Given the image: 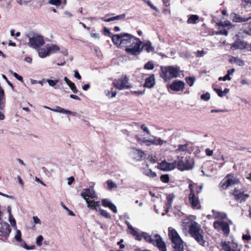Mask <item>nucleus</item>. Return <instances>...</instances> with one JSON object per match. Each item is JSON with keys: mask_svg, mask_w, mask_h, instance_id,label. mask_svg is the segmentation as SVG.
<instances>
[{"mask_svg": "<svg viewBox=\"0 0 251 251\" xmlns=\"http://www.w3.org/2000/svg\"><path fill=\"white\" fill-rule=\"evenodd\" d=\"M189 233L195 240L201 246H204V232L201 226L195 221H192L189 225Z\"/></svg>", "mask_w": 251, "mask_h": 251, "instance_id": "1", "label": "nucleus"}, {"mask_svg": "<svg viewBox=\"0 0 251 251\" xmlns=\"http://www.w3.org/2000/svg\"><path fill=\"white\" fill-rule=\"evenodd\" d=\"M142 238L146 242L157 247L160 251H167L166 244L161 237L158 234H156L151 236L148 233L143 232L142 233Z\"/></svg>", "mask_w": 251, "mask_h": 251, "instance_id": "2", "label": "nucleus"}, {"mask_svg": "<svg viewBox=\"0 0 251 251\" xmlns=\"http://www.w3.org/2000/svg\"><path fill=\"white\" fill-rule=\"evenodd\" d=\"M168 235L172 241L174 251H184L183 242L175 229L169 227Z\"/></svg>", "mask_w": 251, "mask_h": 251, "instance_id": "3", "label": "nucleus"}, {"mask_svg": "<svg viewBox=\"0 0 251 251\" xmlns=\"http://www.w3.org/2000/svg\"><path fill=\"white\" fill-rule=\"evenodd\" d=\"M161 70L160 76L165 81L177 77L180 73L179 67L174 66L161 67Z\"/></svg>", "mask_w": 251, "mask_h": 251, "instance_id": "4", "label": "nucleus"}, {"mask_svg": "<svg viewBox=\"0 0 251 251\" xmlns=\"http://www.w3.org/2000/svg\"><path fill=\"white\" fill-rule=\"evenodd\" d=\"M28 38V45L33 49H38L45 44L44 37L41 34L32 32L27 35Z\"/></svg>", "mask_w": 251, "mask_h": 251, "instance_id": "5", "label": "nucleus"}, {"mask_svg": "<svg viewBox=\"0 0 251 251\" xmlns=\"http://www.w3.org/2000/svg\"><path fill=\"white\" fill-rule=\"evenodd\" d=\"M142 44V42L139 38L134 37L131 40L129 45L126 48V51L130 55H139L143 50V48L141 47Z\"/></svg>", "mask_w": 251, "mask_h": 251, "instance_id": "6", "label": "nucleus"}, {"mask_svg": "<svg viewBox=\"0 0 251 251\" xmlns=\"http://www.w3.org/2000/svg\"><path fill=\"white\" fill-rule=\"evenodd\" d=\"M176 161V167L180 171L188 170L193 169L194 162L190 157L178 156Z\"/></svg>", "mask_w": 251, "mask_h": 251, "instance_id": "7", "label": "nucleus"}, {"mask_svg": "<svg viewBox=\"0 0 251 251\" xmlns=\"http://www.w3.org/2000/svg\"><path fill=\"white\" fill-rule=\"evenodd\" d=\"M232 225L230 220L227 221L217 220L213 223V227L217 231H222L225 234H228L230 231L229 226Z\"/></svg>", "mask_w": 251, "mask_h": 251, "instance_id": "8", "label": "nucleus"}, {"mask_svg": "<svg viewBox=\"0 0 251 251\" xmlns=\"http://www.w3.org/2000/svg\"><path fill=\"white\" fill-rule=\"evenodd\" d=\"M128 80L129 79L126 75H123L120 78L114 80L113 85L119 90L127 89L130 87L128 83Z\"/></svg>", "mask_w": 251, "mask_h": 251, "instance_id": "9", "label": "nucleus"}, {"mask_svg": "<svg viewBox=\"0 0 251 251\" xmlns=\"http://www.w3.org/2000/svg\"><path fill=\"white\" fill-rule=\"evenodd\" d=\"M239 183V180L232 175H227L220 183L223 189H227L229 186Z\"/></svg>", "mask_w": 251, "mask_h": 251, "instance_id": "10", "label": "nucleus"}, {"mask_svg": "<svg viewBox=\"0 0 251 251\" xmlns=\"http://www.w3.org/2000/svg\"><path fill=\"white\" fill-rule=\"evenodd\" d=\"M231 48L234 49H246L247 51L251 52V43H248L244 41L238 40L234 42Z\"/></svg>", "mask_w": 251, "mask_h": 251, "instance_id": "11", "label": "nucleus"}, {"mask_svg": "<svg viewBox=\"0 0 251 251\" xmlns=\"http://www.w3.org/2000/svg\"><path fill=\"white\" fill-rule=\"evenodd\" d=\"M176 161L173 163H169L166 161H163L158 164L157 167L160 170L164 171H169L174 170L176 167Z\"/></svg>", "mask_w": 251, "mask_h": 251, "instance_id": "12", "label": "nucleus"}, {"mask_svg": "<svg viewBox=\"0 0 251 251\" xmlns=\"http://www.w3.org/2000/svg\"><path fill=\"white\" fill-rule=\"evenodd\" d=\"M222 247L225 251H241V248L234 242H223Z\"/></svg>", "mask_w": 251, "mask_h": 251, "instance_id": "13", "label": "nucleus"}, {"mask_svg": "<svg viewBox=\"0 0 251 251\" xmlns=\"http://www.w3.org/2000/svg\"><path fill=\"white\" fill-rule=\"evenodd\" d=\"M185 83L183 81L179 80H175L168 87L175 91H180L184 89Z\"/></svg>", "mask_w": 251, "mask_h": 251, "instance_id": "14", "label": "nucleus"}, {"mask_svg": "<svg viewBox=\"0 0 251 251\" xmlns=\"http://www.w3.org/2000/svg\"><path fill=\"white\" fill-rule=\"evenodd\" d=\"M189 201L193 209H200L201 205L200 201L194 193H190L189 195Z\"/></svg>", "mask_w": 251, "mask_h": 251, "instance_id": "15", "label": "nucleus"}, {"mask_svg": "<svg viewBox=\"0 0 251 251\" xmlns=\"http://www.w3.org/2000/svg\"><path fill=\"white\" fill-rule=\"evenodd\" d=\"M81 196L84 198L86 202L87 201H88L86 198L87 197L91 198H95L97 197V195L92 187L84 189L83 190V192L81 193Z\"/></svg>", "mask_w": 251, "mask_h": 251, "instance_id": "16", "label": "nucleus"}, {"mask_svg": "<svg viewBox=\"0 0 251 251\" xmlns=\"http://www.w3.org/2000/svg\"><path fill=\"white\" fill-rule=\"evenodd\" d=\"M1 225L0 227V235L4 237H8L11 232L10 226L6 222H0Z\"/></svg>", "mask_w": 251, "mask_h": 251, "instance_id": "17", "label": "nucleus"}, {"mask_svg": "<svg viewBox=\"0 0 251 251\" xmlns=\"http://www.w3.org/2000/svg\"><path fill=\"white\" fill-rule=\"evenodd\" d=\"M232 194L236 200L241 201H245L249 196L248 194H244L243 191H241L237 188L234 189Z\"/></svg>", "mask_w": 251, "mask_h": 251, "instance_id": "18", "label": "nucleus"}, {"mask_svg": "<svg viewBox=\"0 0 251 251\" xmlns=\"http://www.w3.org/2000/svg\"><path fill=\"white\" fill-rule=\"evenodd\" d=\"M143 142L145 143H149L148 145H162L163 144L167 143L166 141L163 140L158 137H154L153 139H147L146 140H143Z\"/></svg>", "mask_w": 251, "mask_h": 251, "instance_id": "19", "label": "nucleus"}, {"mask_svg": "<svg viewBox=\"0 0 251 251\" xmlns=\"http://www.w3.org/2000/svg\"><path fill=\"white\" fill-rule=\"evenodd\" d=\"M132 156L134 159L140 161L145 157V154L144 151L135 148L132 149Z\"/></svg>", "mask_w": 251, "mask_h": 251, "instance_id": "20", "label": "nucleus"}, {"mask_svg": "<svg viewBox=\"0 0 251 251\" xmlns=\"http://www.w3.org/2000/svg\"><path fill=\"white\" fill-rule=\"evenodd\" d=\"M134 36L128 33H122V46L126 47V48L129 45L131 42L132 38H134Z\"/></svg>", "mask_w": 251, "mask_h": 251, "instance_id": "21", "label": "nucleus"}, {"mask_svg": "<svg viewBox=\"0 0 251 251\" xmlns=\"http://www.w3.org/2000/svg\"><path fill=\"white\" fill-rule=\"evenodd\" d=\"M102 205L105 207H108L114 213L117 212L116 206L108 199H103L101 201Z\"/></svg>", "mask_w": 251, "mask_h": 251, "instance_id": "22", "label": "nucleus"}, {"mask_svg": "<svg viewBox=\"0 0 251 251\" xmlns=\"http://www.w3.org/2000/svg\"><path fill=\"white\" fill-rule=\"evenodd\" d=\"M230 18L231 20L236 23H242L246 21H247L251 19V16L245 18V17H242L240 15L235 13H232L230 14Z\"/></svg>", "mask_w": 251, "mask_h": 251, "instance_id": "23", "label": "nucleus"}, {"mask_svg": "<svg viewBox=\"0 0 251 251\" xmlns=\"http://www.w3.org/2000/svg\"><path fill=\"white\" fill-rule=\"evenodd\" d=\"M51 111L55 112L63 113L68 115H72L74 116H77L78 115L77 113H76V112H72L71 111L66 110L59 106H56L55 108H53L52 109H51Z\"/></svg>", "mask_w": 251, "mask_h": 251, "instance_id": "24", "label": "nucleus"}, {"mask_svg": "<svg viewBox=\"0 0 251 251\" xmlns=\"http://www.w3.org/2000/svg\"><path fill=\"white\" fill-rule=\"evenodd\" d=\"M47 51L49 54H53L57 52L60 50V48L56 45L50 44L46 45Z\"/></svg>", "mask_w": 251, "mask_h": 251, "instance_id": "25", "label": "nucleus"}, {"mask_svg": "<svg viewBox=\"0 0 251 251\" xmlns=\"http://www.w3.org/2000/svg\"><path fill=\"white\" fill-rule=\"evenodd\" d=\"M155 83L154 75H152L146 79L144 86L150 88L154 86Z\"/></svg>", "mask_w": 251, "mask_h": 251, "instance_id": "26", "label": "nucleus"}, {"mask_svg": "<svg viewBox=\"0 0 251 251\" xmlns=\"http://www.w3.org/2000/svg\"><path fill=\"white\" fill-rule=\"evenodd\" d=\"M175 196L173 194H170L167 196V202L166 203L165 208L166 212L171 208Z\"/></svg>", "mask_w": 251, "mask_h": 251, "instance_id": "27", "label": "nucleus"}, {"mask_svg": "<svg viewBox=\"0 0 251 251\" xmlns=\"http://www.w3.org/2000/svg\"><path fill=\"white\" fill-rule=\"evenodd\" d=\"M213 216L215 219L218 220H222L226 219L227 218V215L226 213L222 212L217 211L216 210H213Z\"/></svg>", "mask_w": 251, "mask_h": 251, "instance_id": "28", "label": "nucleus"}, {"mask_svg": "<svg viewBox=\"0 0 251 251\" xmlns=\"http://www.w3.org/2000/svg\"><path fill=\"white\" fill-rule=\"evenodd\" d=\"M122 33L120 34H116L112 36V40L113 44L116 46H122Z\"/></svg>", "mask_w": 251, "mask_h": 251, "instance_id": "29", "label": "nucleus"}, {"mask_svg": "<svg viewBox=\"0 0 251 251\" xmlns=\"http://www.w3.org/2000/svg\"><path fill=\"white\" fill-rule=\"evenodd\" d=\"M142 48L143 49H144L148 52H154L155 50V48L152 46L151 43L149 40L145 41Z\"/></svg>", "mask_w": 251, "mask_h": 251, "instance_id": "30", "label": "nucleus"}, {"mask_svg": "<svg viewBox=\"0 0 251 251\" xmlns=\"http://www.w3.org/2000/svg\"><path fill=\"white\" fill-rule=\"evenodd\" d=\"M87 206L93 209L97 210L100 207V202L94 201H87Z\"/></svg>", "mask_w": 251, "mask_h": 251, "instance_id": "31", "label": "nucleus"}, {"mask_svg": "<svg viewBox=\"0 0 251 251\" xmlns=\"http://www.w3.org/2000/svg\"><path fill=\"white\" fill-rule=\"evenodd\" d=\"M142 171L144 175L151 177H155L156 176V174L155 172H153L151 170L148 168H142Z\"/></svg>", "mask_w": 251, "mask_h": 251, "instance_id": "32", "label": "nucleus"}, {"mask_svg": "<svg viewBox=\"0 0 251 251\" xmlns=\"http://www.w3.org/2000/svg\"><path fill=\"white\" fill-rule=\"evenodd\" d=\"M38 49V55L41 58H45L49 55L48 51H47V47L45 46L44 48H39Z\"/></svg>", "mask_w": 251, "mask_h": 251, "instance_id": "33", "label": "nucleus"}, {"mask_svg": "<svg viewBox=\"0 0 251 251\" xmlns=\"http://www.w3.org/2000/svg\"><path fill=\"white\" fill-rule=\"evenodd\" d=\"M199 17L197 15H192L188 19L187 23L188 24H195L199 20Z\"/></svg>", "mask_w": 251, "mask_h": 251, "instance_id": "34", "label": "nucleus"}, {"mask_svg": "<svg viewBox=\"0 0 251 251\" xmlns=\"http://www.w3.org/2000/svg\"><path fill=\"white\" fill-rule=\"evenodd\" d=\"M106 183L108 186V189L109 190H111L113 189L117 188V184L111 179H108L107 180Z\"/></svg>", "mask_w": 251, "mask_h": 251, "instance_id": "35", "label": "nucleus"}, {"mask_svg": "<svg viewBox=\"0 0 251 251\" xmlns=\"http://www.w3.org/2000/svg\"><path fill=\"white\" fill-rule=\"evenodd\" d=\"M130 233L135 236L137 240L141 241L142 240V234H140L135 229H132V231H130Z\"/></svg>", "mask_w": 251, "mask_h": 251, "instance_id": "36", "label": "nucleus"}, {"mask_svg": "<svg viewBox=\"0 0 251 251\" xmlns=\"http://www.w3.org/2000/svg\"><path fill=\"white\" fill-rule=\"evenodd\" d=\"M99 211L100 212V215L102 216L105 217V218H107V219L111 218V216L110 214L108 212H107L106 211H105L103 209L99 208Z\"/></svg>", "mask_w": 251, "mask_h": 251, "instance_id": "37", "label": "nucleus"}, {"mask_svg": "<svg viewBox=\"0 0 251 251\" xmlns=\"http://www.w3.org/2000/svg\"><path fill=\"white\" fill-rule=\"evenodd\" d=\"M186 83L190 86H192L195 81V78L194 77H186L185 78Z\"/></svg>", "mask_w": 251, "mask_h": 251, "instance_id": "38", "label": "nucleus"}, {"mask_svg": "<svg viewBox=\"0 0 251 251\" xmlns=\"http://www.w3.org/2000/svg\"><path fill=\"white\" fill-rule=\"evenodd\" d=\"M15 239L17 242H22L21 232L20 230L16 229Z\"/></svg>", "mask_w": 251, "mask_h": 251, "instance_id": "39", "label": "nucleus"}, {"mask_svg": "<svg viewBox=\"0 0 251 251\" xmlns=\"http://www.w3.org/2000/svg\"><path fill=\"white\" fill-rule=\"evenodd\" d=\"M233 61L235 63H236L237 65H238L239 66H244L245 64L244 61H243V60H242V59H241L240 58L234 57Z\"/></svg>", "mask_w": 251, "mask_h": 251, "instance_id": "40", "label": "nucleus"}, {"mask_svg": "<svg viewBox=\"0 0 251 251\" xmlns=\"http://www.w3.org/2000/svg\"><path fill=\"white\" fill-rule=\"evenodd\" d=\"M104 93H105V95L109 98H114L117 95V93L116 91L111 92L109 90H106V91H105Z\"/></svg>", "mask_w": 251, "mask_h": 251, "instance_id": "41", "label": "nucleus"}, {"mask_svg": "<svg viewBox=\"0 0 251 251\" xmlns=\"http://www.w3.org/2000/svg\"><path fill=\"white\" fill-rule=\"evenodd\" d=\"M9 221L11 224V226L15 229H16V221L12 215L9 216Z\"/></svg>", "mask_w": 251, "mask_h": 251, "instance_id": "42", "label": "nucleus"}, {"mask_svg": "<svg viewBox=\"0 0 251 251\" xmlns=\"http://www.w3.org/2000/svg\"><path fill=\"white\" fill-rule=\"evenodd\" d=\"M46 81L48 83L49 85L51 87H54L58 82V80L57 79L52 80V79H47Z\"/></svg>", "mask_w": 251, "mask_h": 251, "instance_id": "43", "label": "nucleus"}, {"mask_svg": "<svg viewBox=\"0 0 251 251\" xmlns=\"http://www.w3.org/2000/svg\"><path fill=\"white\" fill-rule=\"evenodd\" d=\"M154 67V64L152 62H148L145 65L144 69L146 70H152Z\"/></svg>", "mask_w": 251, "mask_h": 251, "instance_id": "44", "label": "nucleus"}, {"mask_svg": "<svg viewBox=\"0 0 251 251\" xmlns=\"http://www.w3.org/2000/svg\"><path fill=\"white\" fill-rule=\"evenodd\" d=\"M69 87L71 89V90L74 93H77L78 92V90H77L75 85V83L71 82L68 85Z\"/></svg>", "mask_w": 251, "mask_h": 251, "instance_id": "45", "label": "nucleus"}, {"mask_svg": "<svg viewBox=\"0 0 251 251\" xmlns=\"http://www.w3.org/2000/svg\"><path fill=\"white\" fill-rule=\"evenodd\" d=\"M160 180L164 183H167L169 181V176L168 175H163L160 176Z\"/></svg>", "mask_w": 251, "mask_h": 251, "instance_id": "46", "label": "nucleus"}, {"mask_svg": "<svg viewBox=\"0 0 251 251\" xmlns=\"http://www.w3.org/2000/svg\"><path fill=\"white\" fill-rule=\"evenodd\" d=\"M242 5L244 8H248L251 6V0H243Z\"/></svg>", "mask_w": 251, "mask_h": 251, "instance_id": "47", "label": "nucleus"}, {"mask_svg": "<svg viewBox=\"0 0 251 251\" xmlns=\"http://www.w3.org/2000/svg\"><path fill=\"white\" fill-rule=\"evenodd\" d=\"M210 95L208 92L206 93L205 94L201 95V99L205 101H207L208 100H209L210 99Z\"/></svg>", "mask_w": 251, "mask_h": 251, "instance_id": "48", "label": "nucleus"}, {"mask_svg": "<svg viewBox=\"0 0 251 251\" xmlns=\"http://www.w3.org/2000/svg\"><path fill=\"white\" fill-rule=\"evenodd\" d=\"M44 238L43 236L39 235L36 239V243L38 246H41L42 244V241Z\"/></svg>", "mask_w": 251, "mask_h": 251, "instance_id": "49", "label": "nucleus"}, {"mask_svg": "<svg viewBox=\"0 0 251 251\" xmlns=\"http://www.w3.org/2000/svg\"><path fill=\"white\" fill-rule=\"evenodd\" d=\"M218 25L221 26L227 27V26H231V24L229 22L224 21V22H220L218 24Z\"/></svg>", "mask_w": 251, "mask_h": 251, "instance_id": "50", "label": "nucleus"}, {"mask_svg": "<svg viewBox=\"0 0 251 251\" xmlns=\"http://www.w3.org/2000/svg\"><path fill=\"white\" fill-rule=\"evenodd\" d=\"M49 3L51 5L59 6L61 4L60 0H50Z\"/></svg>", "mask_w": 251, "mask_h": 251, "instance_id": "51", "label": "nucleus"}, {"mask_svg": "<svg viewBox=\"0 0 251 251\" xmlns=\"http://www.w3.org/2000/svg\"><path fill=\"white\" fill-rule=\"evenodd\" d=\"M11 73L18 80L20 81L21 82H24L23 77L19 75L17 73L13 72L12 71L11 72Z\"/></svg>", "mask_w": 251, "mask_h": 251, "instance_id": "52", "label": "nucleus"}, {"mask_svg": "<svg viewBox=\"0 0 251 251\" xmlns=\"http://www.w3.org/2000/svg\"><path fill=\"white\" fill-rule=\"evenodd\" d=\"M206 54V52L203 50H198L195 54L197 57H200L203 56Z\"/></svg>", "mask_w": 251, "mask_h": 251, "instance_id": "53", "label": "nucleus"}, {"mask_svg": "<svg viewBox=\"0 0 251 251\" xmlns=\"http://www.w3.org/2000/svg\"><path fill=\"white\" fill-rule=\"evenodd\" d=\"M214 158L217 161H223L225 160L224 155L221 154L215 155Z\"/></svg>", "mask_w": 251, "mask_h": 251, "instance_id": "54", "label": "nucleus"}, {"mask_svg": "<svg viewBox=\"0 0 251 251\" xmlns=\"http://www.w3.org/2000/svg\"><path fill=\"white\" fill-rule=\"evenodd\" d=\"M141 128L144 131H145V132H146L147 134H151V132H150V130L149 129V128H148V127L146 126V125H141Z\"/></svg>", "mask_w": 251, "mask_h": 251, "instance_id": "55", "label": "nucleus"}, {"mask_svg": "<svg viewBox=\"0 0 251 251\" xmlns=\"http://www.w3.org/2000/svg\"><path fill=\"white\" fill-rule=\"evenodd\" d=\"M186 146L183 145H180L178 146V148L176 149V151L177 152L181 151H185L186 150Z\"/></svg>", "mask_w": 251, "mask_h": 251, "instance_id": "56", "label": "nucleus"}, {"mask_svg": "<svg viewBox=\"0 0 251 251\" xmlns=\"http://www.w3.org/2000/svg\"><path fill=\"white\" fill-rule=\"evenodd\" d=\"M214 90L215 92H216L219 97H222L225 96L223 93V91L222 90L217 88H214Z\"/></svg>", "mask_w": 251, "mask_h": 251, "instance_id": "57", "label": "nucleus"}, {"mask_svg": "<svg viewBox=\"0 0 251 251\" xmlns=\"http://www.w3.org/2000/svg\"><path fill=\"white\" fill-rule=\"evenodd\" d=\"M216 34H223V35H225L226 36L228 34V31L226 29H220L216 32Z\"/></svg>", "mask_w": 251, "mask_h": 251, "instance_id": "58", "label": "nucleus"}, {"mask_svg": "<svg viewBox=\"0 0 251 251\" xmlns=\"http://www.w3.org/2000/svg\"><path fill=\"white\" fill-rule=\"evenodd\" d=\"M205 154L207 156H211L213 154V150H210L209 148H206L205 150Z\"/></svg>", "mask_w": 251, "mask_h": 251, "instance_id": "59", "label": "nucleus"}, {"mask_svg": "<svg viewBox=\"0 0 251 251\" xmlns=\"http://www.w3.org/2000/svg\"><path fill=\"white\" fill-rule=\"evenodd\" d=\"M33 220L34 224L39 225L41 224V222L37 216H34L33 217Z\"/></svg>", "mask_w": 251, "mask_h": 251, "instance_id": "60", "label": "nucleus"}, {"mask_svg": "<svg viewBox=\"0 0 251 251\" xmlns=\"http://www.w3.org/2000/svg\"><path fill=\"white\" fill-rule=\"evenodd\" d=\"M31 0H29L28 1H25L24 0H17V2L19 5H22L23 4H27Z\"/></svg>", "mask_w": 251, "mask_h": 251, "instance_id": "61", "label": "nucleus"}, {"mask_svg": "<svg viewBox=\"0 0 251 251\" xmlns=\"http://www.w3.org/2000/svg\"><path fill=\"white\" fill-rule=\"evenodd\" d=\"M218 79H219V80H223V81H226V80H230L231 77L229 76H228V75H226L224 77H221V76L219 77Z\"/></svg>", "mask_w": 251, "mask_h": 251, "instance_id": "62", "label": "nucleus"}, {"mask_svg": "<svg viewBox=\"0 0 251 251\" xmlns=\"http://www.w3.org/2000/svg\"><path fill=\"white\" fill-rule=\"evenodd\" d=\"M74 77L79 80L81 78V75L77 70L74 71Z\"/></svg>", "mask_w": 251, "mask_h": 251, "instance_id": "63", "label": "nucleus"}, {"mask_svg": "<svg viewBox=\"0 0 251 251\" xmlns=\"http://www.w3.org/2000/svg\"><path fill=\"white\" fill-rule=\"evenodd\" d=\"M135 138L137 140V142L140 143V144H141L142 143H144L143 142V140H146L147 139H145V138H141L140 137H139V136L138 135H136L135 136Z\"/></svg>", "mask_w": 251, "mask_h": 251, "instance_id": "64", "label": "nucleus"}]
</instances>
